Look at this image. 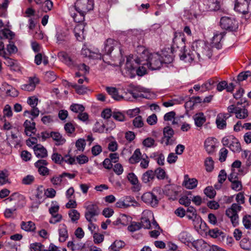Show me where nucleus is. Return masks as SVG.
Here are the masks:
<instances>
[{
  "mask_svg": "<svg viewBox=\"0 0 251 251\" xmlns=\"http://www.w3.org/2000/svg\"><path fill=\"white\" fill-rule=\"evenodd\" d=\"M141 162L140 166L143 169H147L149 166L150 159L146 154L142 155L140 159Z\"/></svg>",
  "mask_w": 251,
  "mask_h": 251,
  "instance_id": "nucleus-53",
  "label": "nucleus"
},
{
  "mask_svg": "<svg viewBox=\"0 0 251 251\" xmlns=\"http://www.w3.org/2000/svg\"><path fill=\"white\" fill-rule=\"evenodd\" d=\"M34 153L38 158H45L48 156L47 150L41 145L37 144L33 147Z\"/></svg>",
  "mask_w": 251,
  "mask_h": 251,
  "instance_id": "nucleus-20",
  "label": "nucleus"
},
{
  "mask_svg": "<svg viewBox=\"0 0 251 251\" xmlns=\"http://www.w3.org/2000/svg\"><path fill=\"white\" fill-rule=\"evenodd\" d=\"M120 221L121 225L123 226H126L131 221V218L125 214H122L120 215Z\"/></svg>",
  "mask_w": 251,
  "mask_h": 251,
  "instance_id": "nucleus-58",
  "label": "nucleus"
},
{
  "mask_svg": "<svg viewBox=\"0 0 251 251\" xmlns=\"http://www.w3.org/2000/svg\"><path fill=\"white\" fill-rule=\"evenodd\" d=\"M178 187L174 184L168 185L165 186V193L170 197V199L175 200L178 195Z\"/></svg>",
  "mask_w": 251,
  "mask_h": 251,
  "instance_id": "nucleus-15",
  "label": "nucleus"
},
{
  "mask_svg": "<svg viewBox=\"0 0 251 251\" xmlns=\"http://www.w3.org/2000/svg\"><path fill=\"white\" fill-rule=\"evenodd\" d=\"M94 8L93 0H77L75 4V9L81 13H86Z\"/></svg>",
  "mask_w": 251,
  "mask_h": 251,
  "instance_id": "nucleus-6",
  "label": "nucleus"
},
{
  "mask_svg": "<svg viewBox=\"0 0 251 251\" xmlns=\"http://www.w3.org/2000/svg\"><path fill=\"white\" fill-rule=\"evenodd\" d=\"M107 93L116 100H121L123 99L122 96L119 94L118 90L115 87H107L106 88Z\"/></svg>",
  "mask_w": 251,
  "mask_h": 251,
  "instance_id": "nucleus-31",
  "label": "nucleus"
},
{
  "mask_svg": "<svg viewBox=\"0 0 251 251\" xmlns=\"http://www.w3.org/2000/svg\"><path fill=\"white\" fill-rule=\"evenodd\" d=\"M85 218L89 222L88 228L92 233L94 229V225L93 224V219L94 217V204L92 202H87L85 203Z\"/></svg>",
  "mask_w": 251,
  "mask_h": 251,
  "instance_id": "nucleus-7",
  "label": "nucleus"
},
{
  "mask_svg": "<svg viewBox=\"0 0 251 251\" xmlns=\"http://www.w3.org/2000/svg\"><path fill=\"white\" fill-rule=\"evenodd\" d=\"M204 165L207 172H211L213 170L214 168V161L212 157H208L205 159Z\"/></svg>",
  "mask_w": 251,
  "mask_h": 251,
  "instance_id": "nucleus-48",
  "label": "nucleus"
},
{
  "mask_svg": "<svg viewBox=\"0 0 251 251\" xmlns=\"http://www.w3.org/2000/svg\"><path fill=\"white\" fill-rule=\"evenodd\" d=\"M5 200L9 201H14L15 204L14 208L12 209H6L5 210V217L9 218L12 217L13 212L16 211L17 208L23 206V204H20L19 202L21 201H24V197L19 193H14Z\"/></svg>",
  "mask_w": 251,
  "mask_h": 251,
  "instance_id": "nucleus-4",
  "label": "nucleus"
},
{
  "mask_svg": "<svg viewBox=\"0 0 251 251\" xmlns=\"http://www.w3.org/2000/svg\"><path fill=\"white\" fill-rule=\"evenodd\" d=\"M112 117L119 122H123L125 120V115L120 111H114L112 113Z\"/></svg>",
  "mask_w": 251,
  "mask_h": 251,
  "instance_id": "nucleus-59",
  "label": "nucleus"
},
{
  "mask_svg": "<svg viewBox=\"0 0 251 251\" xmlns=\"http://www.w3.org/2000/svg\"><path fill=\"white\" fill-rule=\"evenodd\" d=\"M222 143L223 146L228 147L234 152H239L241 151V146L238 140L233 136L224 137Z\"/></svg>",
  "mask_w": 251,
  "mask_h": 251,
  "instance_id": "nucleus-5",
  "label": "nucleus"
},
{
  "mask_svg": "<svg viewBox=\"0 0 251 251\" xmlns=\"http://www.w3.org/2000/svg\"><path fill=\"white\" fill-rule=\"evenodd\" d=\"M50 135L55 142L56 146L62 145L66 142V139L58 132H51Z\"/></svg>",
  "mask_w": 251,
  "mask_h": 251,
  "instance_id": "nucleus-29",
  "label": "nucleus"
},
{
  "mask_svg": "<svg viewBox=\"0 0 251 251\" xmlns=\"http://www.w3.org/2000/svg\"><path fill=\"white\" fill-rule=\"evenodd\" d=\"M83 26L81 25H76L74 30L75 35L76 39L78 41H81L82 39V36L83 33Z\"/></svg>",
  "mask_w": 251,
  "mask_h": 251,
  "instance_id": "nucleus-42",
  "label": "nucleus"
},
{
  "mask_svg": "<svg viewBox=\"0 0 251 251\" xmlns=\"http://www.w3.org/2000/svg\"><path fill=\"white\" fill-rule=\"evenodd\" d=\"M50 181L54 186H61L66 182L62 174L59 175H54L50 178Z\"/></svg>",
  "mask_w": 251,
  "mask_h": 251,
  "instance_id": "nucleus-27",
  "label": "nucleus"
},
{
  "mask_svg": "<svg viewBox=\"0 0 251 251\" xmlns=\"http://www.w3.org/2000/svg\"><path fill=\"white\" fill-rule=\"evenodd\" d=\"M184 184L186 188L193 189L197 187L198 185V180L194 178H188V176L186 175L184 176Z\"/></svg>",
  "mask_w": 251,
  "mask_h": 251,
  "instance_id": "nucleus-25",
  "label": "nucleus"
},
{
  "mask_svg": "<svg viewBox=\"0 0 251 251\" xmlns=\"http://www.w3.org/2000/svg\"><path fill=\"white\" fill-rule=\"evenodd\" d=\"M141 200L147 205L152 207H156L159 202L157 196L151 192L144 193L141 197Z\"/></svg>",
  "mask_w": 251,
  "mask_h": 251,
  "instance_id": "nucleus-8",
  "label": "nucleus"
},
{
  "mask_svg": "<svg viewBox=\"0 0 251 251\" xmlns=\"http://www.w3.org/2000/svg\"><path fill=\"white\" fill-rule=\"evenodd\" d=\"M195 55H197L199 61H201L200 53L195 51H192L191 53L184 51L181 54H180L179 56L180 59L181 60H183L185 62L191 63L196 59Z\"/></svg>",
  "mask_w": 251,
  "mask_h": 251,
  "instance_id": "nucleus-13",
  "label": "nucleus"
},
{
  "mask_svg": "<svg viewBox=\"0 0 251 251\" xmlns=\"http://www.w3.org/2000/svg\"><path fill=\"white\" fill-rule=\"evenodd\" d=\"M208 235L213 238H223L225 237V234L218 228L210 229L208 231Z\"/></svg>",
  "mask_w": 251,
  "mask_h": 251,
  "instance_id": "nucleus-36",
  "label": "nucleus"
},
{
  "mask_svg": "<svg viewBox=\"0 0 251 251\" xmlns=\"http://www.w3.org/2000/svg\"><path fill=\"white\" fill-rule=\"evenodd\" d=\"M141 58L142 65H147L151 70L159 69L162 65L161 56L158 53H150L148 50H144L141 54Z\"/></svg>",
  "mask_w": 251,
  "mask_h": 251,
  "instance_id": "nucleus-1",
  "label": "nucleus"
},
{
  "mask_svg": "<svg viewBox=\"0 0 251 251\" xmlns=\"http://www.w3.org/2000/svg\"><path fill=\"white\" fill-rule=\"evenodd\" d=\"M58 57L60 60L70 67H73L76 66L71 58L64 51L59 52L58 53Z\"/></svg>",
  "mask_w": 251,
  "mask_h": 251,
  "instance_id": "nucleus-19",
  "label": "nucleus"
},
{
  "mask_svg": "<svg viewBox=\"0 0 251 251\" xmlns=\"http://www.w3.org/2000/svg\"><path fill=\"white\" fill-rule=\"evenodd\" d=\"M142 227V226L140 222H133L130 225L127 227V229L129 231L133 232L139 230Z\"/></svg>",
  "mask_w": 251,
  "mask_h": 251,
  "instance_id": "nucleus-56",
  "label": "nucleus"
},
{
  "mask_svg": "<svg viewBox=\"0 0 251 251\" xmlns=\"http://www.w3.org/2000/svg\"><path fill=\"white\" fill-rule=\"evenodd\" d=\"M101 55L100 54H97V55L95 56V61L97 60V62H95V64H98V66L97 68L100 71H103L106 67L107 65L109 64L108 63L105 62L103 59H101Z\"/></svg>",
  "mask_w": 251,
  "mask_h": 251,
  "instance_id": "nucleus-37",
  "label": "nucleus"
},
{
  "mask_svg": "<svg viewBox=\"0 0 251 251\" xmlns=\"http://www.w3.org/2000/svg\"><path fill=\"white\" fill-rule=\"evenodd\" d=\"M249 3L247 0H236L234 9L239 13L246 15L248 13Z\"/></svg>",
  "mask_w": 251,
  "mask_h": 251,
  "instance_id": "nucleus-12",
  "label": "nucleus"
},
{
  "mask_svg": "<svg viewBox=\"0 0 251 251\" xmlns=\"http://www.w3.org/2000/svg\"><path fill=\"white\" fill-rule=\"evenodd\" d=\"M193 245L198 251H212V246L211 247L202 239L193 241Z\"/></svg>",
  "mask_w": 251,
  "mask_h": 251,
  "instance_id": "nucleus-14",
  "label": "nucleus"
},
{
  "mask_svg": "<svg viewBox=\"0 0 251 251\" xmlns=\"http://www.w3.org/2000/svg\"><path fill=\"white\" fill-rule=\"evenodd\" d=\"M184 38L181 37V35L179 36H175L174 38L173 39V46L174 48H175V47L177 48H179L178 43L180 44V45L182 46V47H184Z\"/></svg>",
  "mask_w": 251,
  "mask_h": 251,
  "instance_id": "nucleus-46",
  "label": "nucleus"
},
{
  "mask_svg": "<svg viewBox=\"0 0 251 251\" xmlns=\"http://www.w3.org/2000/svg\"><path fill=\"white\" fill-rule=\"evenodd\" d=\"M221 27L225 29L234 30L238 28V23L233 18L228 17H223L221 19Z\"/></svg>",
  "mask_w": 251,
  "mask_h": 251,
  "instance_id": "nucleus-9",
  "label": "nucleus"
},
{
  "mask_svg": "<svg viewBox=\"0 0 251 251\" xmlns=\"http://www.w3.org/2000/svg\"><path fill=\"white\" fill-rule=\"evenodd\" d=\"M140 223L144 228H159L158 225L154 220L152 212L149 210H145L142 212Z\"/></svg>",
  "mask_w": 251,
  "mask_h": 251,
  "instance_id": "nucleus-3",
  "label": "nucleus"
},
{
  "mask_svg": "<svg viewBox=\"0 0 251 251\" xmlns=\"http://www.w3.org/2000/svg\"><path fill=\"white\" fill-rule=\"evenodd\" d=\"M24 126L25 128V132L26 135L31 136L32 135L35 134L36 129L35 127V123L33 121L25 120L24 122Z\"/></svg>",
  "mask_w": 251,
  "mask_h": 251,
  "instance_id": "nucleus-16",
  "label": "nucleus"
},
{
  "mask_svg": "<svg viewBox=\"0 0 251 251\" xmlns=\"http://www.w3.org/2000/svg\"><path fill=\"white\" fill-rule=\"evenodd\" d=\"M142 60L141 58V55L139 57L133 58L132 56H128L126 58V61L125 64V69L129 73H132L140 64H142Z\"/></svg>",
  "mask_w": 251,
  "mask_h": 251,
  "instance_id": "nucleus-10",
  "label": "nucleus"
},
{
  "mask_svg": "<svg viewBox=\"0 0 251 251\" xmlns=\"http://www.w3.org/2000/svg\"><path fill=\"white\" fill-rule=\"evenodd\" d=\"M161 56L162 63L169 64L173 61V57L171 55H169L166 51H162L161 54H160Z\"/></svg>",
  "mask_w": 251,
  "mask_h": 251,
  "instance_id": "nucleus-47",
  "label": "nucleus"
},
{
  "mask_svg": "<svg viewBox=\"0 0 251 251\" xmlns=\"http://www.w3.org/2000/svg\"><path fill=\"white\" fill-rule=\"evenodd\" d=\"M216 139L213 137L207 138L204 142V147L208 153H211L215 151Z\"/></svg>",
  "mask_w": 251,
  "mask_h": 251,
  "instance_id": "nucleus-18",
  "label": "nucleus"
},
{
  "mask_svg": "<svg viewBox=\"0 0 251 251\" xmlns=\"http://www.w3.org/2000/svg\"><path fill=\"white\" fill-rule=\"evenodd\" d=\"M122 201L126 208L131 206H137L139 205V203L135 201L134 198L130 196H126Z\"/></svg>",
  "mask_w": 251,
  "mask_h": 251,
  "instance_id": "nucleus-39",
  "label": "nucleus"
},
{
  "mask_svg": "<svg viewBox=\"0 0 251 251\" xmlns=\"http://www.w3.org/2000/svg\"><path fill=\"white\" fill-rule=\"evenodd\" d=\"M6 94L8 96L15 97L18 96V92L15 88L7 85L6 88Z\"/></svg>",
  "mask_w": 251,
  "mask_h": 251,
  "instance_id": "nucleus-51",
  "label": "nucleus"
},
{
  "mask_svg": "<svg viewBox=\"0 0 251 251\" xmlns=\"http://www.w3.org/2000/svg\"><path fill=\"white\" fill-rule=\"evenodd\" d=\"M243 223L245 228H250L251 227V216L245 215L243 218Z\"/></svg>",
  "mask_w": 251,
  "mask_h": 251,
  "instance_id": "nucleus-64",
  "label": "nucleus"
},
{
  "mask_svg": "<svg viewBox=\"0 0 251 251\" xmlns=\"http://www.w3.org/2000/svg\"><path fill=\"white\" fill-rule=\"evenodd\" d=\"M240 247L244 250H250L251 249V241L248 238L244 237L240 241Z\"/></svg>",
  "mask_w": 251,
  "mask_h": 251,
  "instance_id": "nucleus-45",
  "label": "nucleus"
},
{
  "mask_svg": "<svg viewBox=\"0 0 251 251\" xmlns=\"http://www.w3.org/2000/svg\"><path fill=\"white\" fill-rule=\"evenodd\" d=\"M201 59H205L206 58L210 59L212 55L211 49L207 46H204L201 51Z\"/></svg>",
  "mask_w": 251,
  "mask_h": 251,
  "instance_id": "nucleus-43",
  "label": "nucleus"
},
{
  "mask_svg": "<svg viewBox=\"0 0 251 251\" xmlns=\"http://www.w3.org/2000/svg\"><path fill=\"white\" fill-rule=\"evenodd\" d=\"M203 4L206 5L205 8L202 10L215 11L220 8V3L218 0H204Z\"/></svg>",
  "mask_w": 251,
  "mask_h": 251,
  "instance_id": "nucleus-17",
  "label": "nucleus"
},
{
  "mask_svg": "<svg viewBox=\"0 0 251 251\" xmlns=\"http://www.w3.org/2000/svg\"><path fill=\"white\" fill-rule=\"evenodd\" d=\"M43 245L40 243H34L30 245V251H41Z\"/></svg>",
  "mask_w": 251,
  "mask_h": 251,
  "instance_id": "nucleus-63",
  "label": "nucleus"
},
{
  "mask_svg": "<svg viewBox=\"0 0 251 251\" xmlns=\"http://www.w3.org/2000/svg\"><path fill=\"white\" fill-rule=\"evenodd\" d=\"M32 108V110L30 111L28 110L25 111L24 113V115L26 116L27 114H30L32 116L31 120L33 121L35 118L39 116L40 111L36 106Z\"/></svg>",
  "mask_w": 251,
  "mask_h": 251,
  "instance_id": "nucleus-44",
  "label": "nucleus"
},
{
  "mask_svg": "<svg viewBox=\"0 0 251 251\" xmlns=\"http://www.w3.org/2000/svg\"><path fill=\"white\" fill-rule=\"evenodd\" d=\"M70 109L74 112L79 114L84 111L85 108L82 104L73 103L70 106Z\"/></svg>",
  "mask_w": 251,
  "mask_h": 251,
  "instance_id": "nucleus-49",
  "label": "nucleus"
},
{
  "mask_svg": "<svg viewBox=\"0 0 251 251\" xmlns=\"http://www.w3.org/2000/svg\"><path fill=\"white\" fill-rule=\"evenodd\" d=\"M59 241L62 242L65 241L67 238L68 237V234L67 227L65 225L63 224L61 225L59 229Z\"/></svg>",
  "mask_w": 251,
  "mask_h": 251,
  "instance_id": "nucleus-33",
  "label": "nucleus"
},
{
  "mask_svg": "<svg viewBox=\"0 0 251 251\" xmlns=\"http://www.w3.org/2000/svg\"><path fill=\"white\" fill-rule=\"evenodd\" d=\"M216 83V81L214 78H211L202 84L201 87L206 90H211L215 86Z\"/></svg>",
  "mask_w": 251,
  "mask_h": 251,
  "instance_id": "nucleus-52",
  "label": "nucleus"
},
{
  "mask_svg": "<svg viewBox=\"0 0 251 251\" xmlns=\"http://www.w3.org/2000/svg\"><path fill=\"white\" fill-rule=\"evenodd\" d=\"M164 137L166 139L165 142L166 145H172L173 143V140L171 139L174 134V130L170 126L165 127L163 129Z\"/></svg>",
  "mask_w": 251,
  "mask_h": 251,
  "instance_id": "nucleus-21",
  "label": "nucleus"
},
{
  "mask_svg": "<svg viewBox=\"0 0 251 251\" xmlns=\"http://www.w3.org/2000/svg\"><path fill=\"white\" fill-rule=\"evenodd\" d=\"M178 239L182 243L189 244L193 241V238L191 235L186 231L181 232L178 236Z\"/></svg>",
  "mask_w": 251,
  "mask_h": 251,
  "instance_id": "nucleus-30",
  "label": "nucleus"
},
{
  "mask_svg": "<svg viewBox=\"0 0 251 251\" xmlns=\"http://www.w3.org/2000/svg\"><path fill=\"white\" fill-rule=\"evenodd\" d=\"M155 178V173L152 170H148L142 176V180L145 183L151 182Z\"/></svg>",
  "mask_w": 251,
  "mask_h": 251,
  "instance_id": "nucleus-26",
  "label": "nucleus"
},
{
  "mask_svg": "<svg viewBox=\"0 0 251 251\" xmlns=\"http://www.w3.org/2000/svg\"><path fill=\"white\" fill-rule=\"evenodd\" d=\"M204 193L206 196L210 198H213L216 195V191L212 186L207 187L204 189Z\"/></svg>",
  "mask_w": 251,
  "mask_h": 251,
  "instance_id": "nucleus-61",
  "label": "nucleus"
},
{
  "mask_svg": "<svg viewBox=\"0 0 251 251\" xmlns=\"http://www.w3.org/2000/svg\"><path fill=\"white\" fill-rule=\"evenodd\" d=\"M217 126L219 129H224L226 126V121L225 120L224 116L222 114H218L216 120Z\"/></svg>",
  "mask_w": 251,
  "mask_h": 251,
  "instance_id": "nucleus-41",
  "label": "nucleus"
},
{
  "mask_svg": "<svg viewBox=\"0 0 251 251\" xmlns=\"http://www.w3.org/2000/svg\"><path fill=\"white\" fill-rule=\"evenodd\" d=\"M195 124L197 127H201L206 121V118L203 113L200 112L193 116Z\"/></svg>",
  "mask_w": 251,
  "mask_h": 251,
  "instance_id": "nucleus-28",
  "label": "nucleus"
},
{
  "mask_svg": "<svg viewBox=\"0 0 251 251\" xmlns=\"http://www.w3.org/2000/svg\"><path fill=\"white\" fill-rule=\"evenodd\" d=\"M44 78L47 81L51 82L56 79V75L53 72L49 71L46 73Z\"/></svg>",
  "mask_w": 251,
  "mask_h": 251,
  "instance_id": "nucleus-62",
  "label": "nucleus"
},
{
  "mask_svg": "<svg viewBox=\"0 0 251 251\" xmlns=\"http://www.w3.org/2000/svg\"><path fill=\"white\" fill-rule=\"evenodd\" d=\"M85 145V140L81 138L78 139L75 143V146L77 151H84Z\"/></svg>",
  "mask_w": 251,
  "mask_h": 251,
  "instance_id": "nucleus-60",
  "label": "nucleus"
},
{
  "mask_svg": "<svg viewBox=\"0 0 251 251\" xmlns=\"http://www.w3.org/2000/svg\"><path fill=\"white\" fill-rule=\"evenodd\" d=\"M69 216L73 222H76L80 217L79 213L75 209L70 210L69 212Z\"/></svg>",
  "mask_w": 251,
  "mask_h": 251,
  "instance_id": "nucleus-55",
  "label": "nucleus"
},
{
  "mask_svg": "<svg viewBox=\"0 0 251 251\" xmlns=\"http://www.w3.org/2000/svg\"><path fill=\"white\" fill-rule=\"evenodd\" d=\"M104 51L107 55H110L113 52L114 56H122L124 54L121 44L111 38L107 39L105 42Z\"/></svg>",
  "mask_w": 251,
  "mask_h": 251,
  "instance_id": "nucleus-2",
  "label": "nucleus"
},
{
  "mask_svg": "<svg viewBox=\"0 0 251 251\" xmlns=\"http://www.w3.org/2000/svg\"><path fill=\"white\" fill-rule=\"evenodd\" d=\"M142 156L140 149H136L132 156L129 159V163L132 164L138 163L140 161Z\"/></svg>",
  "mask_w": 251,
  "mask_h": 251,
  "instance_id": "nucleus-32",
  "label": "nucleus"
},
{
  "mask_svg": "<svg viewBox=\"0 0 251 251\" xmlns=\"http://www.w3.org/2000/svg\"><path fill=\"white\" fill-rule=\"evenodd\" d=\"M57 43H62L67 39V34L65 32H58L56 35Z\"/></svg>",
  "mask_w": 251,
  "mask_h": 251,
  "instance_id": "nucleus-57",
  "label": "nucleus"
},
{
  "mask_svg": "<svg viewBox=\"0 0 251 251\" xmlns=\"http://www.w3.org/2000/svg\"><path fill=\"white\" fill-rule=\"evenodd\" d=\"M132 124L136 128H140L143 126L144 122L141 116L136 117L132 121Z\"/></svg>",
  "mask_w": 251,
  "mask_h": 251,
  "instance_id": "nucleus-54",
  "label": "nucleus"
},
{
  "mask_svg": "<svg viewBox=\"0 0 251 251\" xmlns=\"http://www.w3.org/2000/svg\"><path fill=\"white\" fill-rule=\"evenodd\" d=\"M186 217L188 219L195 221L200 220L201 221V219L197 214L196 210L192 206L188 207L186 210Z\"/></svg>",
  "mask_w": 251,
  "mask_h": 251,
  "instance_id": "nucleus-24",
  "label": "nucleus"
},
{
  "mask_svg": "<svg viewBox=\"0 0 251 251\" xmlns=\"http://www.w3.org/2000/svg\"><path fill=\"white\" fill-rule=\"evenodd\" d=\"M22 229L26 231H34L36 229L35 224L31 222H22L21 225Z\"/></svg>",
  "mask_w": 251,
  "mask_h": 251,
  "instance_id": "nucleus-35",
  "label": "nucleus"
},
{
  "mask_svg": "<svg viewBox=\"0 0 251 251\" xmlns=\"http://www.w3.org/2000/svg\"><path fill=\"white\" fill-rule=\"evenodd\" d=\"M38 82V79L37 78L30 77L29 79V82L28 84H23L21 86V88L23 90L27 91H32L34 90L36 86V84Z\"/></svg>",
  "mask_w": 251,
  "mask_h": 251,
  "instance_id": "nucleus-23",
  "label": "nucleus"
},
{
  "mask_svg": "<svg viewBox=\"0 0 251 251\" xmlns=\"http://www.w3.org/2000/svg\"><path fill=\"white\" fill-rule=\"evenodd\" d=\"M104 130H106V132H108L109 128L107 127L105 129V126L102 122H97L95 123V132L103 133Z\"/></svg>",
  "mask_w": 251,
  "mask_h": 251,
  "instance_id": "nucleus-50",
  "label": "nucleus"
},
{
  "mask_svg": "<svg viewBox=\"0 0 251 251\" xmlns=\"http://www.w3.org/2000/svg\"><path fill=\"white\" fill-rule=\"evenodd\" d=\"M73 8H71L70 12L71 16L75 22L80 23L84 21L85 13H81V11H76V13H73Z\"/></svg>",
  "mask_w": 251,
  "mask_h": 251,
  "instance_id": "nucleus-38",
  "label": "nucleus"
},
{
  "mask_svg": "<svg viewBox=\"0 0 251 251\" xmlns=\"http://www.w3.org/2000/svg\"><path fill=\"white\" fill-rule=\"evenodd\" d=\"M223 32H217L215 33L212 40V44L213 46L217 49H220L222 47L221 41L224 36Z\"/></svg>",
  "mask_w": 251,
  "mask_h": 251,
  "instance_id": "nucleus-22",
  "label": "nucleus"
},
{
  "mask_svg": "<svg viewBox=\"0 0 251 251\" xmlns=\"http://www.w3.org/2000/svg\"><path fill=\"white\" fill-rule=\"evenodd\" d=\"M14 34L9 29L5 28L0 31V38L1 39H7L11 41L13 39Z\"/></svg>",
  "mask_w": 251,
  "mask_h": 251,
  "instance_id": "nucleus-40",
  "label": "nucleus"
},
{
  "mask_svg": "<svg viewBox=\"0 0 251 251\" xmlns=\"http://www.w3.org/2000/svg\"><path fill=\"white\" fill-rule=\"evenodd\" d=\"M249 113L248 110L244 108L238 107L235 112L236 118L239 119H244L248 117Z\"/></svg>",
  "mask_w": 251,
  "mask_h": 251,
  "instance_id": "nucleus-34",
  "label": "nucleus"
},
{
  "mask_svg": "<svg viewBox=\"0 0 251 251\" xmlns=\"http://www.w3.org/2000/svg\"><path fill=\"white\" fill-rule=\"evenodd\" d=\"M128 93L132 95V97L135 99L139 98H143L148 99L147 96H145L143 94L140 93L142 92H145L144 88L140 87L138 86H135L133 84L129 85V88L127 90Z\"/></svg>",
  "mask_w": 251,
  "mask_h": 251,
  "instance_id": "nucleus-11",
  "label": "nucleus"
}]
</instances>
